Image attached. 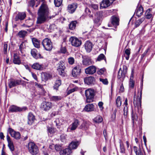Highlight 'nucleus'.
<instances>
[{
	"mask_svg": "<svg viewBox=\"0 0 155 155\" xmlns=\"http://www.w3.org/2000/svg\"><path fill=\"white\" fill-rule=\"evenodd\" d=\"M38 16L37 19V23L38 24L43 23L48 21L54 17V16H50L49 15L38 13Z\"/></svg>",
	"mask_w": 155,
	"mask_h": 155,
	"instance_id": "nucleus-1",
	"label": "nucleus"
},
{
	"mask_svg": "<svg viewBox=\"0 0 155 155\" xmlns=\"http://www.w3.org/2000/svg\"><path fill=\"white\" fill-rule=\"evenodd\" d=\"M96 67L94 65H91L86 68L85 72L86 74H93L96 71Z\"/></svg>",
	"mask_w": 155,
	"mask_h": 155,
	"instance_id": "nucleus-15",
	"label": "nucleus"
},
{
	"mask_svg": "<svg viewBox=\"0 0 155 155\" xmlns=\"http://www.w3.org/2000/svg\"><path fill=\"white\" fill-rule=\"evenodd\" d=\"M142 87H141L140 93L139 95H138L137 97H138L137 100V104H136V105L137 106L138 109V112L140 113V115L142 114V110L140 109L141 105V99H142Z\"/></svg>",
	"mask_w": 155,
	"mask_h": 155,
	"instance_id": "nucleus-8",
	"label": "nucleus"
},
{
	"mask_svg": "<svg viewBox=\"0 0 155 155\" xmlns=\"http://www.w3.org/2000/svg\"><path fill=\"white\" fill-rule=\"evenodd\" d=\"M54 147L55 149L57 151H60L61 149V146L59 144H56L54 146L52 144L50 146V148L52 149V147Z\"/></svg>",
	"mask_w": 155,
	"mask_h": 155,
	"instance_id": "nucleus-42",
	"label": "nucleus"
},
{
	"mask_svg": "<svg viewBox=\"0 0 155 155\" xmlns=\"http://www.w3.org/2000/svg\"><path fill=\"white\" fill-rule=\"evenodd\" d=\"M105 71V68H101L98 71V74H99L101 75L103 74L104 72Z\"/></svg>",
	"mask_w": 155,
	"mask_h": 155,
	"instance_id": "nucleus-62",
	"label": "nucleus"
},
{
	"mask_svg": "<svg viewBox=\"0 0 155 155\" xmlns=\"http://www.w3.org/2000/svg\"><path fill=\"white\" fill-rule=\"evenodd\" d=\"M85 95L86 97V102L87 103L93 101L94 96V90L90 88L86 90Z\"/></svg>",
	"mask_w": 155,
	"mask_h": 155,
	"instance_id": "nucleus-2",
	"label": "nucleus"
},
{
	"mask_svg": "<svg viewBox=\"0 0 155 155\" xmlns=\"http://www.w3.org/2000/svg\"><path fill=\"white\" fill-rule=\"evenodd\" d=\"M57 70L59 74L62 76H64L65 75L64 72V69L65 68L64 63L63 61L59 62L57 64Z\"/></svg>",
	"mask_w": 155,
	"mask_h": 155,
	"instance_id": "nucleus-7",
	"label": "nucleus"
},
{
	"mask_svg": "<svg viewBox=\"0 0 155 155\" xmlns=\"http://www.w3.org/2000/svg\"><path fill=\"white\" fill-rule=\"evenodd\" d=\"M103 120V119L100 116H98L94 119V121L96 123H101Z\"/></svg>",
	"mask_w": 155,
	"mask_h": 155,
	"instance_id": "nucleus-46",
	"label": "nucleus"
},
{
	"mask_svg": "<svg viewBox=\"0 0 155 155\" xmlns=\"http://www.w3.org/2000/svg\"><path fill=\"white\" fill-rule=\"evenodd\" d=\"M62 0H54V2L56 7H59L61 5Z\"/></svg>",
	"mask_w": 155,
	"mask_h": 155,
	"instance_id": "nucleus-49",
	"label": "nucleus"
},
{
	"mask_svg": "<svg viewBox=\"0 0 155 155\" xmlns=\"http://www.w3.org/2000/svg\"><path fill=\"white\" fill-rule=\"evenodd\" d=\"M79 125L78 120L75 119L72 124L68 128L67 131H71L75 130Z\"/></svg>",
	"mask_w": 155,
	"mask_h": 155,
	"instance_id": "nucleus-13",
	"label": "nucleus"
},
{
	"mask_svg": "<svg viewBox=\"0 0 155 155\" xmlns=\"http://www.w3.org/2000/svg\"><path fill=\"white\" fill-rule=\"evenodd\" d=\"M116 104L117 107H120L121 105V98L120 96L117 97L116 99Z\"/></svg>",
	"mask_w": 155,
	"mask_h": 155,
	"instance_id": "nucleus-45",
	"label": "nucleus"
},
{
	"mask_svg": "<svg viewBox=\"0 0 155 155\" xmlns=\"http://www.w3.org/2000/svg\"><path fill=\"white\" fill-rule=\"evenodd\" d=\"M37 0H31L29 3V6L33 7L35 3H36V5H37Z\"/></svg>",
	"mask_w": 155,
	"mask_h": 155,
	"instance_id": "nucleus-55",
	"label": "nucleus"
},
{
	"mask_svg": "<svg viewBox=\"0 0 155 155\" xmlns=\"http://www.w3.org/2000/svg\"><path fill=\"white\" fill-rule=\"evenodd\" d=\"M130 54V49H127L125 51V53L124 55L125 58L127 60H128L129 58V56Z\"/></svg>",
	"mask_w": 155,
	"mask_h": 155,
	"instance_id": "nucleus-40",
	"label": "nucleus"
},
{
	"mask_svg": "<svg viewBox=\"0 0 155 155\" xmlns=\"http://www.w3.org/2000/svg\"><path fill=\"white\" fill-rule=\"evenodd\" d=\"M62 99V97L60 96H52L50 97V99L51 101H57Z\"/></svg>",
	"mask_w": 155,
	"mask_h": 155,
	"instance_id": "nucleus-39",
	"label": "nucleus"
},
{
	"mask_svg": "<svg viewBox=\"0 0 155 155\" xmlns=\"http://www.w3.org/2000/svg\"><path fill=\"white\" fill-rule=\"evenodd\" d=\"M150 11V8H149L146 11L145 13V15L146 18L147 19H150L152 15L151 14Z\"/></svg>",
	"mask_w": 155,
	"mask_h": 155,
	"instance_id": "nucleus-44",
	"label": "nucleus"
},
{
	"mask_svg": "<svg viewBox=\"0 0 155 155\" xmlns=\"http://www.w3.org/2000/svg\"><path fill=\"white\" fill-rule=\"evenodd\" d=\"M79 142L78 141H72L69 144V148L71 149H76L79 145Z\"/></svg>",
	"mask_w": 155,
	"mask_h": 155,
	"instance_id": "nucleus-24",
	"label": "nucleus"
},
{
	"mask_svg": "<svg viewBox=\"0 0 155 155\" xmlns=\"http://www.w3.org/2000/svg\"><path fill=\"white\" fill-rule=\"evenodd\" d=\"M20 82L18 80H11L9 84V86L10 88L17 85L19 84Z\"/></svg>",
	"mask_w": 155,
	"mask_h": 155,
	"instance_id": "nucleus-26",
	"label": "nucleus"
},
{
	"mask_svg": "<svg viewBox=\"0 0 155 155\" xmlns=\"http://www.w3.org/2000/svg\"><path fill=\"white\" fill-rule=\"evenodd\" d=\"M28 124L29 125H31L35 120V116L32 114L30 113L28 114Z\"/></svg>",
	"mask_w": 155,
	"mask_h": 155,
	"instance_id": "nucleus-25",
	"label": "nucleus"
},
{
	"mask_svg": "<svg viewBox=\"0 0 155 155\" xmlns=\"http://www.w3.org/2000/svg\"><path fill=\"white\" fill-rule=\"evenodd\" d=\"M51 75L49 73H44L41 74V77L44 80L47 81L51 78Z\"/></svg>",
	"mask_w": 155,
	"mask_h": 155,
	"instance_id": "nucleus-33",
	"label": "nucleus"
},
{
	"mask_svg": "<svg viewBox=\"0 0 155 155\" xmlns=\"http://www.w3.org/2000/svg\"><path fill=\"white\" fill-rule=\"evenodd\" d=\"M124 116H126L128 112L127 106H125L124 108Z\"/></svg>",
	"mask_w": 155,
	"mask_h": 155,
	"instance_id": "nucleus-60",
	"label": "nucleus"
},
{
	"mask_svg": "<svg viewBox=\"0 0 155 155\" xmlns=\"http://www.w3.org/2000/svg\"><path fill=\"white\" fill-rule=\"evenodd\" d=\"M100 81L105 85H107L108 84V81L107 79L100 78Z\"/></svg>",
	"mask_w": 155,
	"mask_h": 155,
	"instance_id": "nucleus-59",
	"label": "nucleus"
},
{
	"mask_svg": "<svg viewBox=\"0 0 155 155\" xmlns=\"http://www.w3.org/2000/svg\"><path fill=\"white\" fill-rule=\"evenodd\" d=\"M76 8L77 6L75 4H72L68 6V10L70 13H72L75 11Z\"/></svg>",
	"mask_w": 155,
	"mask_h": 155,
	"instance_id": "nucleus-27",
	"label": "nucleus"
},
{
	"mask_svg": "<svg viewBox=\"0 0 155 155\" xmlns=\"http://www.w3.org/2000/svg\"><path fill=\"white\" fill-rule=\"evenodd\" d=\"M134 75L133 73H132L130 78L129 83V87H130L133 88L134 87V81H133Z\"/></svg>",
	"mask_w": 155,
	"mask_h": 155,
	"instance_id": "nucleus-36",
	"label": "nucleus"
},
{
	"mask_svg": "<svg viewBox=\"0 0 155 155\" xmlns=\"http://www.w3.org/2000/svg\"><path fill=\"white\" fill-rule=\"evenodd\" d=\"M25 45L24 42H22L19 46V51L18 52L19 55L23 54L25 51Z\"/></svg>",
	"mask_w": 155,
	"mask_h": 155,
	"instance_id": "nucleus-28",
	"label": "nucleus"
},
{
	"mask_svg": "<svg viewBox=\"0 0 155 155\" xmlns=\"http://www.w3.org/2000/svg\"><path fill=\"white\" fill-rule=\"evenodd\" d=\"M82 64L84 65L88 66L93 64L92 61L89 57L87 56H83Z\"/></svg>",
	"mask_w": 155,
	"mask_h": 155,
	"instance_id": "nucleus-14",
	"label": "nucleus"
},
{
	"mask_svg": "<svg viewBox=\"0 0 155 155\" xmlns=\"http://www.w3.org/2000/svg\"><path fill=\"white\" fill-rule=\"evenodd\" d=\"M144 18L143 17L140 19L137 20L135 22V26L136 27H138L144 21Z\"/></svg>",
	"mask_w": 155,
	"mask_h": 155,
	"instance_id": "nucleus-43",
	"label": "nucleus"
},
{
	"mask_svg": "<svg viewBox=\"0 0 155 155\" xmlns=\"http://www.w3.org/2000/svg\"><path fill=\"white\" fill-rule=\"evenodd\" d=\"M120 152L122 153H125V149L124 147L123 143L122 142H120Z\"/></svg>",
	"mask_w": 155,
	"mask_h": 155,
	"instance_id": "nucleus-53",
	"label": "nucleus"
},
{
	"mask_svg": "<svg viewBox=\"0 0 155 155\" xmlns=\"http://www.w3.org/2000/svg\"><path fill=\"white\" fill-rule=\"evenodd\" d=\"M71 153V150L69 148H67L61 150L60 154V155H70Z\"/></svg>",
	"mask_w": 155,
	"mask_h": 155,
	"instance_id": "nucleus-30",
	"label": "nucleus"
},
{
	"mask_svg": "<svg viewBox=\"0 0 155 155\" xmlns=\"http://www.w3.org/2000/svg\"><path fill=\"white\" fill-rule=\"evenodd\" d=\"M74 59L72 57H70L68 58V62L70 64H73L74 63Z\"/></svg>",
	"mask_w": 155,
	"mask_h": 155,
	"instance_id": "nucleus-57",
	"label": "nucleus"
},
{
	"mask_svg": "<svg viewBox=\"0 0 155 155\" xmlns=\"http://www.w3.org/2000/svg\"><path fill=\"white\" fill-rule=\"evenodd\" d=\"M38 13L49 15V10L47 5L43 3L38 10Z\"/></svg>",
	"mask_w": 155,
	"mask_h": 155,
	"instance_id": "nucleus-6",
	"label": "nucleus"
},
{
	"mask_svg": "<svg viewBox=\"0 0 155 155\" xmlns=\"http://www.w3.org/2000/svg\"><path fill=\"white\" fill-rule=\"evenodd\" d=\"M7 140L8 143V146L11 151L14 150V146L12 141L11 140L8 135L6 136Z\"/></svg>",
	"mask_w": 155,
	"mask_h": 155,
	"instance_id": "nucleus-18",
	"label": "nucleus"
},
{
	"mask_svg": "<svg viewBox=\"0 0 155 155\" xmlns=\"http://www.w3.org/2000/svg\"><path fill=\"white\" fill-rule=\"evenodd\" d=\"M143 9L141 5L137 7L135 11V13L136 15L138 17L141 16L143 13Z\"/></svg>",
	"mask_w": 155,
	"mask_h": 155,
	"instance_id": "nucleus-20",
	"label": "nucleus"
},
{
	"mask_svg": "<svg viewBox=\"0 0 155 155\" xmlns=\"http://www.w3.org/2000/svg\"><path fill=\"white\" fill-rule=\"evenodd\" d=\"M8 132L10 134L11 136L14 138L18 140L20 138L21 135L20 133L18 132L15 131L12 128L9 127L8 129Z\"/></svg>",
	"mask_w": 155,
	"mask_h": 155,
	"instance_id": "nucleus-11",
	"label": "nucleus"
},
{
	"mask_svg": "<svg viewBox=\"0 0 155 155\" xmlns=\"http://www.w3.org/2000/svg\"><path fill=\"white\" fill-rule=\"evenodd\" d=\"M111 23L114 26H116L119 25V19L118 18L115 16H113L111 18Z\"/></svg>",
	"mask_w": 155,
	"mask_h": 155,
	"instance_id": "nucleus-22",
	"label": "nucleus"
},
{
	"mask_svg": "<svg viewBox=\"0 0 155 155\" xmlns=\"http://www.w3.org/2000/svg\"><path fill=\"white\" fill-rule=\"evenodd\" d=\"M134 150L136 155H139V153L140 151V149L136 146L134 147Z\"/></svg>",
	"mask_w": 155,
	"mask_h": 155,
	"instance_id": "nucleus-56",
	"label": "nucleus"
},
{
	"mask_svg": "<svg viewBox=\"0 0 155 155\" xmlns=\"http://www.w3.org/2000/svg\"><path fill=\"white\" fill-rule=\"evenodd\" d=\"M61 84V81L60 79L57 80L54 85L53 87L54 89L57 90H58V87Z\"/></svg>",
	"mask_w": 155,
	"mask_h": 155,
	"instance_id": "nucleus-37",
	"label": "nucleus"
},
{
	"mask_svg": "<svg viewBox=\"0 0 155 155\" xmlns=\"http://www.w3.org/2000/svg\"><path fill=\"white\" fill-rule=\"evenodd\" d=\"M98 106L101 109H103L104 107L103 106V103L101 101L99 102L98 103Z\"/></svg>",
	"mask_w": 155,
	"mask_h": 155,
	"instance_id": "nucleus-64",
	"label": "nucleus"
},
{
	"mask_svg": "<svg viewBox=\"0 0 155 155\" xmlns=\"http://www.w3.org/2000/svg\"><path fill=\"white\" fill-rule=\"evenodd\" d=\"M77 22L76 21H72L69 25V28L71 30H74V29L76 26V24Z\"/></svg>",
	"mask_w": 155,
	"mask_h": 155,
	"instance_id": "nucleus-38",
	"label": "nucleus"
},
{
	"mask_svg": "<svg viewBox=\"0 0 155 155\" xmlns=\"http://www.w3.org/2000/svg\"><path fill=\"white\" fill-rule=\"evenodd\" d=\"M132 119L133 123L135 120H137V116L135 113L132 111L131 114Z\"/></svg>",
	"mask_w": 155,
	"mask_h": 155,
	"instance_id": "nucleus-48",
	"label": "nucleus"
},
{
	"mask_svg": "<svg viewBox=\"0 0 155 155\" xmlns=\"http://www.w3.org/2000/svg\"><path fill=\"white\" fill-rule=\"evenodd\" d=\"M90 7L94 10L97 9L98 7V5L96 4H91L90 5Z\"/></svg>",
	"mask_w": 155,
	"mask_h": 155,
	"instance_id": "nucleus-61",
	"label": "nucleus"
},
{
	"mask_svg": "<svg viewBox=\"0 0 155 155\" xmlns=\"http://www.w3.org/2000/svg\"><path fill=\"white\" fill-rule=\"evenodd\" d=\"M26 15L25 12H19L16 16L15 20L16 21L19 20H22L25 19Z\"/></svg>",
	"mask_w": 155,
	"mask_h": 155,
	"instance_id": "nucleus-19",
	"label": "nucleus"
},
{
	"mask_svg": "<svg viewBox=\"0 0 155 155\" xmlns=\"http://www.w3.org/2000/svg\"><path fill=\"white\" fill-rule=\"evenodd\" d=\"M149 50V48H148L147 50H146L143 53V54L141 55V58L142 59L146 55L147 52Z\"/></svg>",
	"mask_w": 155,
	"mask_h": 155,
	"instance_id": "nucleus-63",
	"label": "nucleus"
},
{
	"mask_svg": "<svg viewBox=\"0 0 155 155\" xmlns=\"http://www.w3.org/2000/svg\"><path fill=\"white\" fill-rule=\"evenodd\" d=\"M52 106L51 103L47 101H44L41 103L40 108L43 110L47 111L52 107Z\"/></svg>",
	"mask_w": 155,
	"mask_h": 155,
	"instance_id": "nucleus-9",
	"label": "nucleus"
},
{
	"mask_svg": "<svg viewBox=\"0 0 155 155\" xmlns=\"http://www.w3.org/2000/svg\"><path fill=\"white\" fill-rule=\"evenodd\" d=\"M32 43L34 46L37 48H39L40 47V42L36 38H33L32 40Z\"/></svg>",
	"mask_w": 155,
	"mask_h": 155,
	"instance_id": "nucleus-34",
	"label": "nucleus"
},
{
	"mask_svg": "<svg viewBox=\"0 0 155 155\" xmlns=\"http://www.w3.org/2000/svg\"><path fill=\"white\" fill-rule=\"evenodd\" d=\"M35 85L38 88L40 89L41 91V93L43 94L44 93V89L43 88V85H42L37 83H36Z\"/></svg>",
	"mask_w": 155,
	"mask_h": 155,
	"instance_id": "nucleus-51",
	"label": "nucleus"
},
{
	"mask_svg": "<svg viewBox=\"0 0 155 155\" xmlns=\"http://www.w3.org/2000/svg\"><path fill=\"white\" fill-rule=\"evenodd\" d=\"M32 68L35 69L41 70L43 69V65L38 63H35L32 65Z\"/></svg>",
	"mask_w": 155,
	"mask_h": 155,
	"instance_id": "nucleus-31",
	"label": "nucleus"
},
{
	"mask_svg": "<svg viewBox=\"0 0 155 155\" xmlns=\"http://www.w3.org/2000/svg\"><path fill=\"white\" fill-rule=\"evenodd\" d=\"M27 108L24 107L22 108L17 107L15 105L10 106L9 108V112H17L22 111L23 110H25Z\"/></svg>",
	"mask_w": 155,
	"mask_h": 155,
	"instance_id": "nucleus-12",
	"label": "nucleus"
},
{
	"mask_svg": "<svg viewBox=\"0 0 155 155\" xmlns=\"http://www.w3.org/2000/svg\"><path fill=\"white\" fill-rule=\"evenodd\" d=\"M68 89L69 88H68L67 89L68 91L67 92V94L68 95H69L73 92L77 91L78 90V87H74L73 88L69 89V90H68Z\"/></svg>",
	"mask_w": 155,
	"mask_h": 155,
	"instance_id": "nucleus-47",
	"label": "nucleus"
},
{
	"mask_svg": "<svg viewBox=\"0 0 155 155\" xmlns=\"http://www.w3.org/2000/svg\"><path fill=\"white\" fill-rule=\"evenodd\" d=\"M13 63L15 64H20L21 63V60L17 54H14V55Z\"/></svg>",
	"mask_w": 155,
	"mask_h": 155,
	"instance_id": "nucleus-29",
	"label": "nucleus"
},
{
	"mask_svg": "<svg viewBox=\"0 0 155 155\" xmlns=\"http://www.w3.org/2000/svg\"><path fill=\"white\" fill-rule=\"evenodd\" d=\"M84 81L87 84L93 85L95 83V79L93 77L90 76L85 78L84 79Z\"/></svg>",
	"mask_w": 155,
	"mask_h": 155,
	"instance_id": "nucleus-16",
	"label": "nucleus"
},
{
	"mask_svg": "<svg viewBox=\"0 0 155 155\" xmlns=\"http://www.w3.org/2000/svg\"><path fill=\"white\" fill-rule=\"evenodd\" d=\"M81 69L77 67H74L72 70V74L74 77H77L81 73Z\"/></svg>",
	"mask_w": 155,
	"mask_h": 155,
	"instance_id": "nucleus-21",
	"label": "nucleus"
},
{
	"mask_svg": "<svg viewBox=\"0 0 155 155\" xmlns=\"http://www.w3.org/2000/svg\"><path fill=\"white\" fill-rule=\"evenodd\" d=\"M66 135L64 134H62L60 136V139L62 142H65L66 141Z\"/></svg>",
	"mask_w": 155,
	"mask_h": 155,
	"instance_id": "nucleus-58",
	"label": "nucleus"
},
{
	"mask_svg": "<svg viewBox=\"0 0 155 155\" xmlns=\"http://www.w3.org/2000/svg\"><path fill=\"white\" fill-rule=\"evenodd\" d=\"M85 11L90 17H92L93 16V13L91 12L90 10L87 8L85 9Z\"/></svg>",
	"mask_w": 155,
	"mask_h": 155,
	"instance_id": "nucleus-54",
	"label": "nucleus"
},
{
	"mask_svg": "<svg viewBox=\"0 0 155 155\" xmlns=\"http://www.w3.org/2000/svg\"><path fill=\"white\" fill-rule=\"evenodd\" d=\"M127 71V68L126 66L123 65L122 68H120L118 72L117 78L121 81H123L125 77Z\"/></svg>",
	"mask_w": 155,
	"mask_h": 155,
	"instance_id": "nucleus-3",
	"label": "nucleus"
},
{
	"mask_svg": "<svg viewBox=\"0 0 155 155\" xmlns=\"http://www.w3.org/2000/svg\"><path fill=\"white\" fill-rule=\"evenodd\" d=\"M28 147L29 152L31 154L35 155L37 154L38 150L37 146L32 142H30L28 145Z\"/></svg>",
	"mask_w": 155,
	"mask_h": 155,
	"instance_id": "nucleus-5",
	"label": "nucleus"
},
{
	"mask_svg": "<svg viewBox=\"0 0 155 155\" xmlns=\"http://www.w3.org/2000/svg\"><path fill=\"white\" fill-rule=\"evenodd\" d=\"M64 120L61 118H58L56 119L54 121V124L56 126H60L63 124Z\"/></svg>",
	"mask_w": 155,
	"mask_h": 155,
	"instance_id": "nucleus-35",
	"label": "nucleus"
},
{
	"mask_svg": "<svg viewBox=\"0 0 155 155\" xmlns=\"http://www.w3.org/2000/svg\"><path fill=\"white\" fill-rule=\"evenodd\" d=\"M8 44L7 42H5L3 45V52L5 54H6L7 51Z\"/></svg>",
	"mask_w": 155,
	"mask_h": 155,
	"instance_id": "nucleus-52",
	"label": "nucleus"
},
{
	"mask_svg": "<svg viewBox=\"0 0 155 155\" xmlns=\"http://www.w3.org/2000/svg\"><path fill=\"white\" fill-rule=\"evenodd\" d=\"M42 45L44 49L46 51H50L53 48L52 42L50 39L45 38L42 41Z\"/></svg>",
	"mask_w": 155,
	"mask_h": 155,
	"instance_id": "nucleus-4",
	"label": "nucleus"
},
{
	"mask_svg": "<svg viewBox=\"0 0 155 155\" xmlns=\"http://www.w3.org/2000/svg\"><path fill=\"white\" fill-rule=\"evenodd\" d=\"M84 48L87 52L89 53L92 50L93 45L92 43L89 41H87L84 45Z\"/></svg>",
	"mask_w": 155,
	"mask_h": 155,
	"instance_id": "nucleus-17",
	"label": "nucleus"
},
{
	"mask_svg": "<svg viewBox=\"0 0 155 155\" xmlns=\"http://www.w3.org/2000/svg\"><path fill=\"white\" fill-rule=\"evenodd\" d=\"M84 110L88 112L93 111L94 110V105L92 104H87L84 108Z\"/></svg>",
	"mask_w": 155,
	"mask_h": 155,
	"instance_id": "nucleus-32",
	"label": "nucleus"
},
{
	"mask_svg": "<svg viewBox=\"0 0 155 155\" xmlns=\"http://www.w3.org/2000/svg\"><path fill=\"white\" fill-rule=\"evenodd\" d=\"M27 33V32L26 31L21 30L18 32V35L20 38H23L25 37Z\"/></svg>",
	"mask_w": 155,
	"mask_h": 155,
	"instance_id": "nucleus-41",
	"label": "nucleus"
},
{
	"mask_svg": "<svg viewBox=\"0 0 155 155\" xmlns=\"http://www.w3.org/2000/svg\"><path fill=\"white\" fill-rule=\"evenodd\" d=\"M31 54L33 57L36 59H37L38 58H42L40 54L37 53V51L35 49H33L31 50Z\"/></svg>",
	"mask_w": 155,
	"mask_h": 155,
	"instance_id": "nucleus-23",
	"label": "nucleus"
},
{
	"mask_svg": "<svg viewBox=\"0 0 155 155\" xmlns=\"http://www.w3.org/2000/svg\"><path fill=\"white\" fill-rule=\"evenodd\" d=\"M70 41L72 46L78 47L81 44V41L77 38L74 37H71L70 38Z\"/></svg>",
	"mask_w": 155,
	"mask_h": 155,
	"instance_id": "nucleus-10",
	"label": "nucleus"
},
{
	"mask_svg": "<svg viewBox=\"0 0 155 155\" xmlns=\"http://www.w3.org/2000/svg\"><path fill=\"white\" fill-rule=\"evenodd\" d=\"M103 59L104 60L106 61V58L103 54H101L98 56L97 59V60L98 61H100Z\"/></svg>",
	"mask_w": 155,
	"mask_h": 155,
	"instance_id": "nucleus-50",
	"label": "nucleus"
}]
</instances>
